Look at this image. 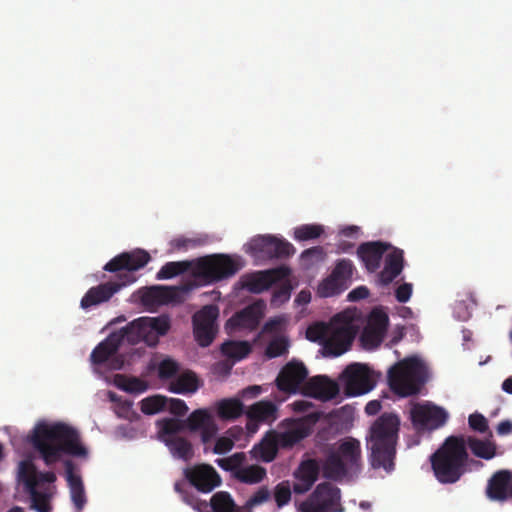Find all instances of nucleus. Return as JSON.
Wrapping results in <instances>:
<instances>
[{
  "label": "nucleus",
  "instance_id": "obj_49",
  "mask_svg": "<svg viewBox=\"0 0 512 512\" xmlns=\"http://www.w3.org/2000/svg\"><path fill=\"white\" fill-rule=\"evenodd\" d=\"M270 498V491L267 487L263 486L260 487L248 500H247V507H254L261 505L268 501Z\"/></svg>",
  "mask_w": 512,
  "mask_h": 512
},
{
  "label": "nucleus",
  "instance_id": "obj_16",
  "mask_svg": "<svg viewBox=\"0 0 512 512\" xmlns=\"http://www.w3.org/2000/svg\"><path fill=\"white\" fill-rule=\"evenodd\" d=\"M389 325L388 315L379 308H374L361 334V342L366 349H375L382 343Z\"/></svg>",
  "mask_w": 512,
  "mask_h": 512
},
{
  "label": "nucleus",
  "instance_id": "obj_51",
  "mask_svg": "<svg viewBox=\"0 0 512 512\" xmlns=\"http://www.w3.org/2000/svg\"><path fill=\"white\" fill-rule=\"evenodd\" d=\"M291 289L289 286H282L275 290L272 294L271 305L272 306H280L284 302H287L290 299Z\"/></svg>",
  "mask_w": 512,
  "mask_h": 512
},
{
  "label": "nucleus",
  "instance_id": "obj_45",
  "mask_svg": "<svg viewBox=\"0 0 512 512\" xmlns=\"http://www.w3.org/2000/svg\"><path fill=\"white\" fill-rule=\"evenodd\" d=\"M185 484L183 482H176L174 484V489L177 493H179L182 496V499L187 504L191 505L195 509L202 512L203 510L207 509V502L206 501H200L197 498L194 497V495L189 494L184 489Z\"/></svg>",
  "mask_w": 512,
  "mask_h": 512
},
{
  "label": "nucleus",
  "instance_id": "obj_54",
  "mask_svg": "<svg viewBox=\"0 0 512 512\" xmlns=\"http://www.w3.org/2000/svg\"><path fill=\"white\" fill-rule=\"evenodd\" d=\"M413 291L411 283H403L395 290V297L398 302L406 303L409 301Z\"/></svg>",
  "mask_w": 512,
  "mask_h": 512
},
{
  "label": "nucleus",
  "instance_id": "obj_60",
  "mask_svg": "<svg viewBox=\"0 0 512 512\" xmlns=\"http://www.w3.org/2000/svg\"><path fill=\"white\" fill-rule=\"evenodd\" d=\"M497 434L500 436L512 433V422L510 420L501 421L496 427Z\"/></svg>",
  "mask_w": 512,
  "mask_h": 512
},
{
  "label": "nucleus",
  "instance_id": "obj_55",
  "mask_svg": "<svg viewBox=\"0 0 512 512\" xmlns=\"http://www.w3.org/2000/svg\"><path fill=\"white\" fill-rule=\"evenodd\" d=\"M234 446V442L227 437H220L216 440L213 448L215 454H224L229 452Z\"/></svg>",
  "mask_w": 512,
  "mask_h": 512
},
{
  "label": "nucleus",
  "instance_id": "obj_6",
  "mask_svg": "<svg viewBox=\"0 0 512 512\" xmlns=\"http://www.w3.org/2000/svg\"><path fill=\"white\" fill-rule=\"evenodd\" d=\"M466 442L463 436H449L430 456L436 479L442 484H453L466 472L468 461Z\"/></svg>",
  "mask_w": 512,
  "mask_h": 512
},
{
  "label": "nucleus",
  "instance_id": "obj_37",
  "mask_svg": "<svg viewBox=\"0 0 512 512\" xmlns=\"http://www.w3.org/2000/svg\"><path fill=\"white\" fill-rule=\"evenodd\" d=\"M221 352L235 360H241L251 352V345L247 341H226L221 346Z\"/></svg>",
  "mask_w": 512,
  "mask_h": 512
},
{
  "label": "nucleus",
  "instance_id": "obj_21",
  "mask_svg": "<svg viewBox=\"0 0 512 512\" xmlns=\"http://www.w3.org/2000/svg\"><path fill=\"white\" fill-rule=\"evenodd\" d=\"M246 429L250 433L257 432L260 423H273L278 417V409L270 400H261L252 404L245 412Z\"/></svg>",
  "mask_w": 512,
  "mask_h": 512
},
{
  "label": "nucleus",
  "instance_id": "obj_19",
  "mask_svg": "<svg viewBox=\"0 0 512 512\" xmlns=\"http://www.w3.org/2000/svg\"><path fill=\"white\" fill-rule=\"evenodd\" d=\"M290 274L287 267L260 271L242 278L243 288L255 294L268 290L276 281H279Z\"/></svg>",
  "mask_w": 512,
  "mask_h": 512
},
{
  "label": "nucleus",
  "instance_id": "obj_63",
  "mask_svg": "<svg viewBox=\"0 0 512 512\" xmlns=\"http://www.w3.org/2000/svg\"><path fill=\"white\" fill-rule=\"evenodd\" d=\"M502 389L509 394H512V377L507 378L502 383Z\"/></svg>",
  "mask_w": 512,
  "mask_h": 512
},
{
  "label": "nucleus",
  "instance_id": "obj_61",
  "mask_svg": "<svg viewBox=\"0 0 512 512\" xmlns=\"http://www.w3.org/2000/svg\"><path fill=\"white\" fill-rule=\"evenodd\" d=\"M381 402L378 400L369 401L365 406L368 415H376L381 410Z\"/></svg>",
  "mask_w": 512,
  "mask_h": 512
},
{
  "label": "nucleus",
  "instance_id": "obj_13",
  "mask_svg": "<svg viewBox=\"0 0 512 512\" xmlns=\"http://www.w3.org/2000/svg\"><path fill=\"white\" fill-rule=\"evenodd\" d=\"M355 266L350 259H338L331 274L319 285L318 292L322 297L339 295L351 284Z\"/></svg>",
  "mask_w": 512,
  "mask_h": 512
},
{
  "label": "nucleus",
  "instance_id": "obj_5",
  "mask_svg": "<svg viewBox=\"0 0 512 512\" xmlns=\"http://www.w3.org/2000/svg\"><path fill=\"white\" fill-rule=\"evenodd\" d=\"M16 479L30 497V507L36 512H52V500L57 494L56 474L39 471L31 459L18 463Z\"/></svg>",
  "mask_w": 512,
  "mask_h": 512
},
{
  "label": "nucleus",
  "instance_id": "obj_33",
  "mask_svg": "<svg viewBox=\"0 0 512 512\" xmlns=\"http://www.w3.org/2000/svg\"><path fill=\"white\" fill-rule=\"evenodd\" d=\"M245 412L239 398H226L217 403V414L222 420H235Z\"/></svg>",
  "mask_w": 512,
  "mask_h": 512
},
{
  "label": "nucleus",
  "instance_id": "obj_3",
  "mask_svg": "<svg viewBox=\"0 0 512 512\" xmlns=\"http://www.w3.org/2000/svg\"><path fill=\"white\" fill-rule=\"evenodd\" d=\"M31 443L47 466L60 461L63 455L83 458L88 455V450L80 441L79 432L62 422L37 424Z\"/></svg>",
  "mask_w": 512,
  "mask_h": 512
},
{
  "label": "nucleus",
  "instance_id": "obj_12",
  "mask_svg": "<svg viewBox=\"0 0 512 512\" xmlns=\"http://www.w3.org/2000/svg\"><path fill=\"white\" fill-rule=\"evenodd\" d=\"M356 330L349 319L342 314L335 315L330 322L324 350L332 356H340L348 351L355 338Z\"/></svg>",
  "mask_w": 512,
  "mask_h": 512
},
{
  "label": "nucleus",
  "instance_id": "obj_4",
  "mask_svg": "<svg viewBox=\"0 0 512 512\" xmlns=\"http://www.w3.org/2000/svg\"><path fill=\"white\" fill-rule=\"evenodd\" d=\"M399 427L400 419L394 413H383L370 427L367 447L373 468H383L387 472L394 470Z\"/></svg>",
  "mask_w": 512,
  "mask_h": 512
},
{
  "label": "nucleus",
  "instance_id": "obj_64",
  "mask_svg": "<svg viewBox=\"0 0 512 512\" xmlns=\"http://www.w3.org/2000/svg\"><path fill=\"white\" fill-rule=\"evenodd\" d=\"M297 301L308 303L310 301V293L304 291L300 292L299 295L297 296Z\"/></svg>",
  "mask_w": 512,
  "mask_h": 512
},
{
  "label": "nucleus",
  "instance_id": "obj_42",
  "mask_svg": "<svg viewBox=\"0 0 512 512\" xmlns=\"http://www.w3.org/2000/svg\"><path fill=\"white\" fill-rule=\"evenodd\" d=\"M289 341L284 336H277L273 338L267 345L265 355L272 359L287 353Z\"/></svg>",
  "mask_w": 512,
  "mask_h": 512
},
{
  "label": "nucleus",
  "instance_id": "obj_38",
  "mask_svg": "<svg viewBox=\"0 0 512 512\" xmlns=\"http://www.w3.org/2000/svg\"><path fill=\"white\" fill-rule=\"evenodd\" d=\"M246 461V454L244 452H236L233 455L225 458H218L215 463L223 470L231 473L232 477L236 479V472L240 470L242 464Z\"/></svg>",
  "mask_w": 512,
  "mask_h": 512
},
{
  "label": "nucleus",
  "instance_id": "obj_2",
  "mask_svg": "<svg viewBox=\"0 0 512 512\" xmlns=\"http://www.w3.org/2000/svg\"><path fill=\"white\" fill-rule=\"evenodd\" d=\"M151 257L145 250L137 249L123 252L112 258L103 269L116 273L113 280L91 287L80 301V307L87 310L93 306L108 302L123 287L135 282L134 272L143 268Z\"/></svg>",
  "mask_w": 512,
  "mask_h": 512
},
{
  "label": "nucleus",
  "instance_id": "obj_32",
  "mask_svg": "<svg viewBox=\"0 0 512 512\" xmlns=\"http://www.w3.org/2000/svg\"><path fill=\"white\" fill-rule=\"evenodd\" d=\"M199 388V380L197 375L187 370L178 375L171 383L170 390L177 394L194 393Z\"/></svg>",
  "mask_w": 512,
  "mask_h": 512
},
{
  "label": "nucleus",
  "instance_id": "obj_52",
  "mask_svg": "<svg viewBox=\"0 0 512 512\" xmlns=\"http://www.w3.org/2000/svg\"><path fill=\"white\" fill-rule=\"evenodd\" d=\"M123 390L129 393H143L147 389V384L138 378H130L126 381L124 385L121 386Z\"/></svg>",
  "mask_w": 512,
  "mask_h": 512
},
{
  "label": "nucleus",
  "instance_id": "obj_9",
  "mask_svg": "<svg viewBox=\"0 0 512 512\" xmlns=\"http://www.w3.org/2000/svg\"><path fill=\"white\" fill-rule=\"evenodd\" d=\"M426 377V368L417 358L399 361L388 371V383L391 390L402 397L419 393Z\"/></svg>",
  "mask_w": 512,
  "mask_h": 512
},
{
  "label": "nucleus",
  "instance_id": "obj_43",
  "mask_svg": "<svg viewBox=\"0 0 512 512\" xmlns=\"http://www.w3.org/2000/svg\"><path fill=\"white\" fill-rule=\"evenodd\" d=\"M329 329L330 323H315L307 328L306 338L312 342H319L323 344V347L325 348V341L328 337Z\"/></svg>",
  "mask_w": 512,
  "mask_h": 512
},
{
  "label": "nucleus",
  "instance_id": "obj_35",
  "mask_svg": "<svg viewBox=\"0 0 512 512\" xmlns=\"http://www.w3.org/2000/svg\"><path fill=\"white\" fill-rule=\"evenodd\" d=\"M164 443L175 458L189 461L194 456L192 444L184 437H167Z\"/></svg>",
  "mask_w": 512,
  "mask_h": 512
},
{
  "label": "nucleus",
  "instance_id": "obj_20",
  "mask_svg": "<svg viewBox=\"0 0 512 512\" xmlns=\"http://www.w3.org/2000/svg\"><path fill=\"white\" fill-rule=\"evenodd\" d=\"M307 376L308 370L305 365L300 361L292 360L281 369L276 378V385L280 391L295 393Z\"/></svg>",
  "mask_w": 512,
  "mask_h": 512
},
{
  "label": "nucleus",
  "instance_id": "obj_36",
  "mask_svg": "<svg viewBox=\"0 0 512 512\" xmlns=\"http://www.w3.org/2000/svg\"><path fill=\"white\" fill-rule=\"evenodd\" d=\"M266 477V469L257 464L247 466L242 464L240 470L236 472V480L248 485L261 483Z\"/></svg>",
  "mask_w": 512,
  "mask_h": 512
},
{
  "label": "nucleus",
  "instance_id": "obj_44",
  "mask_svg": "<svg viewBox=\"0 0 512 512\" xmlns=\"http://www.w3.org/2000/svg\"><path fill=\"white\" fill-rule=\"evenodd\" d=\"M293 491L289 481H282L276 485L274 489V499L278 507L287 505L291 500V492Z\"/></svg>",
  "mask_w": 512,
  "mask_h": 512
},
{
  "label": "nucleus",
  "instance_id": "obj_62",
  "mask_svg": "<svg viewBox=\"0 0 512 512\" xmlns=\"http://www.w3.org/2000/svg\"><path fill=\"white\" fill-rule=\"evenodd\" d=\"M358 230L357 226H347L341 230V234L346 237H353L358 233Z\"/></svg>",
  "mask_w": 512,
  "mask_h": 512
},
{
  "label": "nucleus",
  "instance_id": "obj_48",
  "mask_svg": "<svg viewBox=\"0 0 512 512\" xmlns=\"http://www.w3.org/2000/svg\"><path fill=\"white\" fill-rule=\"evenodd\" d=\"M469 427L479 433H488L492 437V432L489 430L487 419L480 413L475 412L468 417Z\"/></svg>",
  "mask_w": 512,
  "mask_h": 512
},
{
  "label": "nucleus",
  "instance_id": "obj_28",
  "mask_svg": "<svg viewBox=\"0 0 512 512\" xmlns=\"http://www.w3.org/2000/svg\"><path fill=\"white\" fill-rule=\"evenodd\" d=\"M66 481L70 490L71 501L77 511H82L86 505L87 498L83 481L80 475L75 473V465L73 461L66 460L64 462Z\"/></svg>",
  "mask_w": 512,
  "mask_h": 512
},
{
  "label": "nucleus",
  "instance_id": "obj_58",
  "mask_svg": "<svg viewBox=\"0 0 512 512\" xmlns=\"http://www.w3.org/2000/svg\"><path fill=\"white\" fill-rule=\"evenodd\" d=\"M171 245L177 250H186L190 246H195L196 240L185 237H178L171 241Z\"/></svg>",
  "mask_w": 512,
  "mask_h": 512
},
{
  "label": "nucleus",
  "instance_id": "obj_27",
  "mask_svg": "<svg viewBox=\"0 0 512 512\" xmlns=\"http://www.w3.org/2000/svg\"><path fill=\"white\" fill-rule=\"evenodd\" d=\"M253 247L255 250L265 253L271 258H288L295 252V248L291 243L270 235L255 239Z\"/></svg>",
  "mask_w": 512,
  "mask_h": 512
},
{
  "label": "nucleus",
  "instance_id": "obj_39",
  "mask_svg": "<svg viewBox=\"0 0 512 512\" xmlns=\"http://www.w3.org/2000/svg\"><path fill=\"white\" fill-rule=\"evenodd\" d=\"M157 425L160 428V438L163 442L167 437H179L177 434L185 429V421L175 418L159 420Z\"/></svg>",
  "mask_w": 512,
  "mask_h": 512
},
{
  "label": "nucleus",
  "instance_id": "obj_40",
  "mask_svg": "<svg viewBox=\"0 0 512 512\" xmlns=\"http://www.w3.org/2000/svg\"><path fill=\"white\" fill-rule=\"evenodd\" d=\"M324 233L323 226L318 224H304L294 230V238L298 241H307L319 238Z\"/></svg>",
  "mask_w": 512,
  "mask_h": 512
},
{
  "label": "nucleus",
  "instance_id": "obj_29",
  "mask_svg": "<svg viewBox=\"0 0 512 512\" xmlns=\"http://www.w3.org/2000/svg\"><path fill=\"white\" fill-rule=\"evenodd\" d=\"M404 268L403 251L399 248H392L387 253L384 261V268L378 274V281L381 285L387 286L400 275Z\"/></svg>",
  "mask_w": 512,
  "mask_h": 512
},
{
  "label": "nucleus",
  "instance_id": "obj_10",
  "mask_svg": "<svg viewBox=\"0 0 512 512\" xmlns=\"http://www.w3.org/2000/svg\"><path fill=\"white\" fill-rule=\"evenodd\" d=\"M299 512H343L341 491L331 482L316 486L309 497L300 503Z\"/></svg>",
  "mask_w": 512,
  "mask_h": 512
},
{
  "label": "nucleus",
  "instance_id": "obj_1",
  "mask_svg": "<svg viewBox=\"0 0 512 512\" xmlns=\"http://www.w3.org/2000/svg\"><path fill=\"white\" fill-rule=\"evenodd\" d=\"M242 268L239 257L227 254H213L200 257L194 261H171L164 264L157 272V279H171L191 271L193 280L180 286H153L149 295L153 300L169 303L181 301L182 295L198 286L210 285L234 276Z\"/></svg>",
  "mask_w": 512,
  "mask_h": 512
},
{
  "label": "nucleus",
  "instance_id": "obj_8",
  "mask_svg": "<svg viewBox=\"0 0 512 512\" xmlns=\"http://www.w3.org/2000/svg\"><path fill=\"white\" fill-rule=\"evenodd\" d=\"M170 327L171 322L167 315L140 317L118 331L112 332V335L116 336L119 346L124 343L136 345L144 342L150 347H155L159 342V337L166 335Z\"/></svg>",
  "mask_w": 512,
  "mask_h": 512
},
{
  "label": "nucleus",
  "instance_id": "obj_57",
  "mask_svg": "<svg viewBox=\"0 0 512 512\" xmlns=\"http://www.w3.org/2000/svg\"><path fill=\"white\" fill-rule=\"evenodd\" d=\"M262 392V388L259 385H252L242 389L239 392V396L242 399H253L256 398Z\"/></svg>",
  "mask_w": 512,
  "mask_h": 512
},
{
  "label": "nucleus",
  "instance_id": "obj_7",
  "mask_svg": "<svg viewBox=\"0 0 512 512\" xmlns=\"http://www.w3.org/2000/svg\"><path fill=\"white\" fill-rule=\"evenodd\" d=\"M362 468V449L360 441L353 437L340 440L329 451L322 463L323 477L332 481H342L356 476Z\"/></svg>",
  "mask_w": 512,
  "mask_h": 512
},
{
  "label": "nucleus",
  "instance_id": "obj_30",
  "mask_svg": "<svg viewBox=\"0 0 512 512\" xmlns=\"http://www.w3.org/2000/svg\"><path fill=\"white\" fill-rule=\"evenodd\" d=\"M278 449L279 444L277 433L270 431L258 444L254 445L251 453L254 458L269 463L276 458Z\"/></svg>",
  "mask_w": 512,
  "mask_h": 512
},
{
  "label": "nucleus",
  "instance_id": "obj_59",
  "mask_svg": "<svg viewBox=\"0 0 512 512\" xmlns=\"http://www.w3.org/2000/svg\"><path fill=\"white\" fill-rule=\"evenodd\" d=\"M282 323H283V320L280 317L272 318L264 324V326L262 328V332L263 333L277 332L280 329Z\"/></svg>",
  "mask_w": 512,
  "mask_h": 512
},
{
  "label": "nucleus",
  "instance_id": "obj_22",
  "mask_svg": "<svg viewBox=\"0 0 512 512\" xmlns=\"http://www.w3.org/2000/svg\"><path fill=\"white\" fill-rule=\"evenodd\" d=\"M512 473L509 470L495 472L487 482L485 494L493 502L504 503L511 496Z\"/></svg>",
  "mask_w": 512,
  "mask_h": 512
},
{
  "label": "nucleus",
  "instance_id": "obj_47",
  "mask_svg": "<svg viewBox=\"0 0 512 512\" xmlns=\"http://www.w3.org/2000/svg\"><path fill=\"white\" fill-rule=\"evenodd\" d=\"M178 371L179 364L171 358H166L159 363L158 376L161 379H170L174 377Z\"/></svg>",
  "mask_w": 512,
  "mask_h": 512
},
{
  "label": "nucleus",
  "instance_id": "obj_31",
  "mask_svg": "<svg viewBox=\"0 0 512 512\" xmlns=\"http://www.w3.org/2000/svg\"><path fill=\"white\" fill-rule=\"evenodd\" d=\"M116 336L112 333L100 342L92 351L90 358L93 364L101 365L113 356L119 349Z\"/></svg>",
  "mask_w": 512,
  "mask_h": 512
},
{
  "label": "nucleus",
  "instance_id": "obj_17",
  "mask_svg": "<svg viewBox=\"0 0 512 512\" xmlns=\"http://www.w3.org/2000/svg\"><path fill=\"white\" fill-rule=\"evenodd\" d=\"M184 476L193 487L202 493H209L222 483L215 468L205 463L186 468Z\"/></svg>",
  "mask_w": 512,
  "mask_h": 512
},
{
  "label": "nucleus",
  "instance_id": "obj_24",
  "mask_svg": "<svg viewBox=\"0 0 512 512\" xmlns=\"http://www.w3.org/2000/svg\"><path fill=\"white\" fill-rule=\"evenodd\" d=\"M185 427L190 431H200L203 443L209 442L218 431L213 416L207 409H196L186 419Z\"/></svg>",
  "mask_w": 512,
  "mask_h": 512
},
{
  "label": "nucleus",
  "instance_id": "obj_15",
  "mask_svg": "<svg viewBox=\"0 0 512 512\" xmlns=\"http://www.w3.org/2000/svg\"><path fill=\"white\" fill-rule=\"evenodd\" d=\"M413 426L418 431L435 430L442 427L447 419L448 413L445 409L430 405L416 404L410 411Z\"/></svg>",
  "mask_w": 512,
  "mask_h": 512
},
{
  "label": "nucleus",
  "instance_id": "obj_53",
  "mask_svg": "<svg viewBox=\"0 0 512 512\" xmlns=\"http://www.w3.org/2000/svg\"><path fill=\"white\" fill-rule=\"evenodd\" d=\"M167 409L171 414L176 416H183L187 413L188 407L181 399H167Z\"/></svg>",
  "mask_w": 512,
  "mask_h": 512
},
{
  "label": "nucleus",
  "instance_id": "obj_26",
  "mask_svg": "<svg viewBox=\"0 0 512 512\" xmlns=\"http://www.w3.org/2000/svg\"><path fill=\"white\" fill-rule=\"evenodd\" d=\"M265 304L257 301L233 315L227 325L233 328L254 330L264 316Z\"/></svg>",
  "mask_w": 512,
  "mask_h": 512
},
{
  "label": "nucleus",
  "instance_id": "obj_50",
  "mask_svg": "<svg viewBox=\"0 0 512 512\" xmlns=\"http://www.w3.org/2000/svg\"><path fill=\"white\" fill-rule=\"evenodd\" d=\"M325 257V252L323 247L315 246L309 249H306L301 254V259L305 262L312 263L313 261L318 262L322 261Z\"/></svg>",
  "mask_w": 512,
  "mask_h": 512
},
{
  "label": "nucleus",
  "instance_id": "obj_34",
  "mask_svg": "<svg viewBox=\"0 0 512 512\" xmlns=\"http://www.w3.org/2000/svg\"><path fill=\"white\" fill-rule=\"evenodd\" d=\"M465 442L466 447L468 446L473 455L478 458L490 460L496 455V444L490 439L482 440L469 436L467 439H465Z\"/></svg>",
  "mask_w": 512,
  "mask_h": 512
},
{
  "label": "nucleus",
  "instance_id": "obj_46",
  "mask_svg": "<svg viewBox=\"0 0 512 512\" xmlns=\"http://www.w3.org/2000/svg\"><path fill=\"white\" fill-rule=\"evenodd\" d=\"M278 436V444L281 447H292L296 443L300 442L304 438V433L300 429L289 430L280 434Z\"/></svg>",
  "mask_w": 512,
  "mask_h": 512
},
{
  "label": "nucleus",
  "instance_id": "obj_25",
  "mask_svg": "<svg viewBox=\"0 0 512 512\" xmlns=\"http://www.w3.org/2000/svg\"><path fill=\"white\" fill-rule=\"evenodd\" d=\"M303 392L305 395L315 399L328 401L338 395L339 386L327 376L318 375L305 382Z\"/></svg>",
  "mask_w": 512,
  "mask_h": 512
},
{
  "label": "nucleus",
  "instance_id": "obj_11",
  "mask_svg": "<svg viewBox=\"0 0 512 512\" xmlns=\"http://www.w3.org/2000/svg\"><path fill=\"white\" fill-rule=\"evenodd\" d=\"M344 393L348 397L367 394L376 386V376L368 365L352 363L340 375Z\"/></svg>",
  "mask_w": 512,
  "mask_h": 512
},
{
  "label": "nucleus",
  "instance_id": "obj_14",
  "mask_svg": "<svg viewBox=\"0 0 512 512\" xmlns=\"http://www.w3.org/2000/svg\"><path fill=\"white\" fill-rule=\"evenodd\" d=\"M218 315L219 310L213 305H206L193 315V334L201 347H207L213 342L217 332Z\"/></svg>",
  "mask_w": 512,
  "mask_h": 512
},
{
  "label": "nucleus",
  "instance_id": "obj_23",
  "mask_svg": "<svg viewBox=\"0 0 512 512\" xmlns=\"http://www.w3.org/2000/svg\"><path fill=\"white\" fill-rule=\"evenodd\" d=\"M391 248L392 246L387 242H364L358 246L357 256L363 262L366 270L374 273L380 268L384 254Z\"/></svg>",
  "mask_w": 512,
  "mask_h": 512
},
{
  "label": "nucleus",
  "instance_id": "obj_18",
  "mask_svg": "<svg viewBox=\"0 0 512 512\" xmlns=\"http://www.w3.org/2000/svg\"><path fill=\"white\" fill-rule=\"evenodd\" d=\"M321 468L322 464L316 458L302 460L293 472V492L299 495L308 492L318 480Z\"/></svg>",
  "mask_w": 512,
  "mask_h": 512
},
{
  "label": "nucleus",
  "instance_id": "obj_41",
  "mask_svg": "<svg viewBox=\"0 0 512 512\" xmlns=\"http://www.w3.org/2000/svg\"><path fill=\"white\" fill-rule=\"evenodd\" d=\"M167 398L161 395L147 397L141 401V411L146 415L156 414L166 408Z\"/></svg>",
  "mask_w": 512,
  "mask_h": 512
},
{
  "label": "nucleus",
  "instance_id": "obj_56",
  "mask_svg": "<svg viewBox=\"0 0 512 512\" xmlns=\"http://www.w3.org/2000/svg\"><path fill=\"white\" fill-rule=\"evenodd\" d=\"M369 294V289L366 286H359L350 291L347 298L349 301L355 302L362 299H366L369 296Z\"/></svg>",
  "mask_w": 512,
  "mask_h": 512
}]
</instances>
